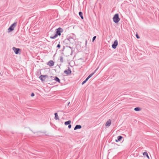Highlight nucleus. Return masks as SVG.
Returning a JSON list of instances; mask_svg holds the SVG:
<instances>
[{
	"label": "nucleus",
	"mask_w": 159,
	"mask_h": 159,
	"mask_svg": "<svg viewBox=\"0 0 159 159\" xmlns=\"http://www.w3.org/2000/svg\"><path fill=\"white\" fill-rule=\"evenodd\" d=\"M136 36L138 39H139V36L137 34H136Z\"/></svg>",
	"instance_id": "24"
},
{
	"label": "nucleus",
	"mask_w": 159,
	"mask_h": 159,
	"mask_svg": "<svg viewBox=\"0 0 159 159\" xmlns=\"http://www.w3.org/2000/svg\"><path fill=\"white\" fill-rule=\"evenodd\" d=\"M113 20L115 23H118L120 20L118 14H116L113 17Z\"/></svg>",
	"instance_id": "2"
},
{
	"label": "nucleus",
	"mask_w": 159,
	"mask_h": 159,
	"mask_svg": "<svg viewBox=\"0 0 159 159\" xmlns=\"http://www.w3.org/2000/svg\"><path fill=\"white\" fill-rule=\"evenodd\" d=\"M34 94L33 93H32L31 94V97H34Z\"/></svg>",
	"instance_id": "21"
},
{
	"label": "nucleus",
	"mask_w": 159,
	"mask_h": 159,
	"mask_svg": "<svg viewBox=\"0 0 159 159\" xmlns=\"http://www.w3.org/2000/svg\"><path fill=\"white\" fill-rule=\"evenodd\" d=\"M51 77L54 78L52 79L58 82L59 83L60 82V80L57 77Z\"/></svg>",
	"instance_id": "9"
},
{
	"label": "nucleus",
	"mask_w": 159,
	"mask_h": 159,
	"mask_svg": "<svg viewBox=\"0 0 159 159\" xmlns=\"http://www.w3.org/2000/svg\"><path fill=\"white\" fill-rule=\"evenodd\" d=\"M122 138H123V137L122 136H118L117 137V139H116L115 140V141H116V142H117L118 141H120Z\"/></svg>",
	"instance_id": "11"
},
{
	"label": "nucleus",
	"mask_w": 159,
	"mask_h": 159,
	"mask_svg": "<svg viewBox=\"0 0 159 159\" xmlns=\"http://www.w3.org/2000/svg\"><path fill=\"white\" fill-rule=\"evenodd\" d=\"M48 65L50 66H52L54 65V62L52 61H50L48 62Z\"/></svg>",
	"instance_id": "10"
},
{
	"label": "nucleus",
	"mask_w": 159,
	"mask_h": 159,
	"mask_svg": "<svg viewBox=\"0 0 159 159\" xmlns=\"http://www.w3.org/2000/svg\"><path fill=\"white\" fill-rule=\"evenodd\" d=\"M81 126L80 125H76L74 128V130H76L77 129H80L81 128Z\"/></svg>",
	"instance_id": "13"
},
{
	"label": "nucleus",
	"mask_w": 159,
	"mask_h": 159,
	"mask_svg": "<svg viewBox=\"0 0 159 159\" xmlns=\"http://www.w3.org/2000/svg\"><path fill=\"white\" fill-rule=\"evenodd\" d=\"M118 45V42L117 40H115L113 44L112 45V47L114 49H115L116 48V46Z\"/></svg>",
	"instance_id": "5"
},
{
	"label": "nucleus",
	"mask_w": 159,
	"mask_h": 159,
	"mask_svg": "<svg viewBox=\"0 0 159 159\" xmlns=\"http://www.w3.org/2000/svg\"><path fill=\"white\" fill-rule=\"evenodd\" d=\"M88 80H87L86 79V80H84L82 83V84L83 85V84H84L85 83H86V82Z\"/></svg>",
	"instance_id": "19"
},
{
	"label": "nucleus",
	"mask_w": 159,
	"mask_h": 159,
	"mask_svg": "<svg viewBox=\"0 0 159 159\" xmlns=\"http://www.w3.org/2000/svg\"><path fill=\"white\" fill-rule=\"evenodd\" d=\"M143 156H146L148 158V159H150V157L148 155L147 152H145L143 153Z\"/></svg>",
	"instance_id": "12"
},
{
	"label": "nucleus",
	"mask_w": 159,
	"mask_h": 159,
	"mask_svg": "<svg viewBox=\"0 0 159 159\" xmlns=\"http://www.w3.org/2000/svg\"><path fill=\"white\" fill-rule=\"evenodd\" d=\"M71 125L69 124L68 125V128L70 129L71 128Z\"/></svg>",
	"instance_id": "22"
},
{
	"label": "nucleus",
	"mask_w": 159,
	"mask_h": 159,
	"mask_svg": "<svg viewBox=\"0 0 159 159\" xmlns=\"http://www.w3.org/2000/svg\"><path fill=\"white\" fill-rule=\"evenodd\" d=\"M71 71L69 68L64 71V73L66 75H69L71 73Z\"/></svg>",
	"instance_id": "8"
},
{
	"label": "nucleus",
	"mask_w": 159,
	"mask_h": 159,
	"mask_svg": "<svg viewBox=\"0 0 159 159\" xmlns=\"http://www.w3.org/2000/svg\"><path fill=\"white\" fill-rule=\"evenodd\" d=\"M96 38V36H94L93 37V42L94 41V40Z\"/></svg>",
	"instance_id": "20"
},
{
	"label": "nucleus",
	"mask_w": 159,
	"mask_h": 159,
	"mask_svg": "<svg viewBox=\"0 0 159 159\" xmlns=\"http://www.w3.org/2000/svg\"><path fill=\"white\" fill-rule=\"evenodd\" d=\"M16 25V23H15L12 24L8 29V32H10L14 30Z\"/></svg>",
	"instance_id": "3"
},
{
	"label": "nucleus",
	"mask_w": 159,
	"mask_h": 159,
	"mask_svg": "<svg viewBox=\"0 0 159 159\" xmlns=\"http://www.w3.org/2000/svg\"><path fill=\"white\" fill-rule=\"evenodd\" d=\"M79 15L80 16L81 18L82 19H84V17H83V13H82V12H79Z\"/></svg>",
	"instance_id": "15"
},
{
	"label": "nucleus",
	"mask_w": 159,
	"mask_h": 159,
	"mask_svg": "<svg viewBox=\"0 0 159 159\" xmlns=\"http://www.w3.org/2000/svg\"><path fill=\"white\" fill-rule=\"evenodd\" d=\"M71 123V121L70 120H69L68 121L65 122V124L66 125H69Z\"/></svg>",
	"instance_id": "16"
},
{
	"label": "nucleus",
	"mask_w": 159,
	"mask_h": 159,
	"mask_svg": "<svg viewBox=\"0 0 159 159\" xmlns=\"http://www.w3.org/2000/svg\"><path fill=\"white\" fill-rule=\"evenodd\" d=\"M111 124V120L109 119L108 120L106 123L105 125L106 126H110Z\"/></svg>",
	"instance_id": "4"
},
{
	"label": "nucleus",
	"mask_w": 159,
	"mask_h": 159,
	"mask_svg": "<svg viewBox=\"0 0 159 159\" xmlns=\"http://www.w3.org/2000/svg\"><path fill=\"white\" fill-rule=\"evenodd\" d=\"M60 47H61L60 45L59 44H58L57 45V47L58 48H60Z\"/></svg>",
	"instance_id": "23"
},
{
	"label": "nucleus",
	"mask_w": 159,
	"mask_h": 159,
	"mask_svg": "<svg viewBox=\"0 0 159 159\" xmlns=\"http://www.w3.org/2000/svg\"><path fill=\"white\" fill-rule=\"evenodd\" d=\"M13 50L16 54L19 53V51L20 50V49L19 48H17L15 47L13 48Z\"/></svg>",
	"instance_id": "6"
},
{
	"label": "nucleus",
	"mask_w": 159,
	"mask_h": 159,
	"mask_svg": "<svg viewBox=\"0 0 159 159\" xmlns=\"http://www.w3.org/2000/svg\"><path fill=\"white\" fill-rule=\"evenodd\" d=\"M56 34L53 36H51L50 38L52 39H55L57 38L58 36H60L61 33L63 32V29L60 27L56 29Z\"/></svg>",
	"instance_id": "1"
},
{
	"label": "nucleus",
	"mask_w": 159,
	"mask_h": 159,
	"mask_svg": "<svg viewBox=\"0 0 159 159\" xmlns=\"http://www.w3.org/2000/svg\"><path fill=\"white\" fill-rule=\"evenodd\" d=\"M94 73H93L91 74H90L86 78V79L88 80L92 76V75H93Z\"/></svg>",
	"instance_id": "17"
},
{
	"label": "nucleus",
	"mask_w": 159,
	"mask_h": 159,
	"mask_svg": "<svg viewBox=\"0 0 159 159\" xmlns=\"http://www.w3.org/2000/svg\"><path fill=\"white\" fill-rule=\"evenodd\" d=\"M134 110L135 111H140V109L139 107H136L134 109Z\"/></svg>",
	"instance_id": "18"
},
{
	"label": "nucleus",
	"mask_w": 159,
	"mask_h": 159,
	"mask_svg": "<svg viewBox=\"0 0 159 159\" xmlns=\"http://www.w3.org/2000/svg\"><path fill=\"white\" fill-rule=\"evenodd\" d=\"M47 77V75H41L39 77V78L42 81H44L45 80L46 78Z\"/></svg>",
	"instance_id": "7"
},
{
	"label": "nucleus",
	"mask_w": 159,
	"mask_h": 159,
	"mask_svg": "<svg viewBox=\"0 0 159 159\" xmlns=\"http://www.w3.org/2000/svg\"><path fill=\"white\" fill-rule=\"evenodd\" d=\"M55 115V119L56 120H58V117L57 113H56L54 114Z\"/></svg>",
	"instance_id": "14"
}]
</instances>
